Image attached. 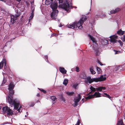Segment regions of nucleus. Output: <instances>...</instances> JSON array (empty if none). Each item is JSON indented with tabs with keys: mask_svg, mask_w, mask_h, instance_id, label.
Listing matches in <instances>:
<instances>
[{
	"mask_svg": "<svg viewBox=\"0 0 125 125\" xmlns=\"http://www.w3.org/2000/svg\"><path fill=\"white\" fill-rule=\"evenodd\" d=\"M18 2H20L21 0H16Z\"/></svg>",
	"mask_w": 125,
	"mask_h": 125,
	"instance_id": "79ce46f5",
	"label": "nucleus"
},
{
	"mask_svg": "<svg viewBox=\"0 0 125 125\" xmlns=\"http://www.w3.org/2000/svg\"><path fill=\"white\" fill-rule=\"evenodd\" d=\"M114 51L115 52V54H118L120 52H119V51H116L115 50H114Z\"/></svg>",
	"mask_w": 125,
	"mask_h": 125,
	"instance_id": "4c0bfd02",
	"label": "nucleus"
},
{
	"mask_svg": "<svg viewBox=\"0 0 125 125\" xmlns=\"http://www.w3.org/2000/svg\"><path fill=\"white\" fill-rule=\"evenodd\" d=\"M75 69H76V72H79V68L78 67H76Z\"/></svg>",
	"mask_w": 125,
	"mask_h": 125,
	"instance_id": "473e14b6",
	"label": "nucleus"
},
{
	"mask_svg": "<svg viewBox=\"0 0 125 125\" xmlns=\"http://www.w3.org/2000/svg\"><path fill=\"white\" fill-rule=\"evenodd\" d=\"M16 13L15 14V16L11 15H10V24L12 25L14 23L16 22V21L18 17L20 15V13L18 12V11L16 12Z\"/></svg>",
	"mask_w": 125,
	"mask_h": 125,
	"instance_id": "0eeeda50",
	"label": "nucleus"
},
{
	"mask_svg": "<svg viewBox=\"0 0 125 125\" xmlns=\"http://www.w3.org/2000/svg\"><path fill=\"white\" fill-rule=\"evenodd\" d=\"M97 62L98 63H99L101 65H103V64L101 62H100V61L99 60H98L97 61Z\"/></svg>",
	"mask_w": 125,
	"mask_h": 125,
	"instance_id": "e433bc0d",
	"label": "nucleus"
},
{
	"mask_svg": "<svg viewBox=\"0 0 125 125\" xmlns=\"http://www.w3.org/2000/svg\"><path fill=\"white\" fill-rule=\"evenodd\" d=\"M68 80L67 79H65L64 80L63 84L65 85H66L68 83Z\"/></svg>",
	"mask_w": 125,
	"mask_h": 125,
	"instance_id": "5701e85b",
	"label": "nucleus"
},
{
	"mask_svg": "<svg viewBox=\"0 0 125 125\" xmlns=\"http://www.w3.org/2000/svg\"><path fill=\"white\" fill-rule=\"evenodd\" d=\"M125 31H122L121 29H120L117 31V33L119 35H122L124 33Z\"/></svg>",
	"mask_w": 125,
	"mask_h": 125,
	"instance_id": "6ab92c4d",
	"label": "nucleus"
},
{
	"mask_svg": "<svg viewBox=\"0 0 125 125\" xmlns=\"http://www.w3.org/2000/svg\"><path fill=\"white\" fill-rule=\"evenodd\" d=\"M110 41L113 44L117 42L116 39L117 38V36L116 35H114L110 36Z\"/></svg>",
	"mask_w": 125,
	"mask_h": 125,
	"instance_id": "ddd939ff",
	"label": "nucleus"
},
{
	"mask_svg": "<svg viewBox=\"0 0 125 125\" xmlns=\"http://www.w3.org/2000/svg\"><path fill=\"white\" fill-rule=\"evenodd\" d=\"M91 2H92V0H91Z\"/></svg>",
	"mask_w": 125,
	"mask_h": 125,
	"instance_id": "8fccbe9b",
	"label": "nucleus"
},
{
	"mask_svg": "<svg viewBox=\"0 0 125 125\" xmlns=\"http://www.w3.org/2000/svg\"><path fill=\"white\" fill-rule=\"evenodd\" d=\"M115 10L116 12V13L120 11V9L117 8H116Z\"/></svg>",
	"mask_w": 125,
	"mask_h": 125,
	"instance_id": "c85d7f7f",
	"label": "nucleus"
},
{
	"mask_svg": "<svg viewBox=\"0 0 125 125\" xmlns=\"http://www.w3.org/2000/svg\"><path fill=\"white\" fill-rule=\"evenodd\" d=\"M103 92H105V91H103Z\"/></svg>",
	"mask_w": 125,
	"mask_h": 125,
	"instance_id": "3c124183",
	"label": "nucleus"
},
{
	"mask_svg": "<svg viewBox=\"0 0 125 125\" xmlns=\"http://www.w3.org/2000/svg\"><path fill=\"white\" fill-rule=\"evenodd\" d=\"M42 92H43L44 94H45L46 93V91H45L43 89H39Z\"/></svg>",
	"mask_w": 125,
	"mask_h": 125,
	"instance_id": "c9c22d12",
	"label": "nucleus"
},
{
	"mask_svg": "<svg viewBox=\"0 0 125 125\" xmlns=\"http://www.w3.org/2000/svg\"><path fill=\"white\" fill-rule=\"evenodd\" d=\"M117 41L119 43H120L121 46H122L123 45V44L121 40H119Z\"/></svg>",
	"mask_w": 125,
	"mask_h": 125,
	"instance_id": "72a5a7b5",
	"label": "nucleus"
},
{
	"mask_svg": "<svg viewBox=\"0 0 125 125\" xmlns=\"http://www.w3.org/2000/svg\"><path fill=\"white\" fill-rule=\"evenodd\" d=\"M104 15V16H106V15H105V14Z\"/></svg>",
	"mask_w": 125,
	"mask_h": 125,
	"instance_id": "603ef678",
	"label": "nucleus"
},
{
	"mask_svg": "<svg viewBox=\"0 0 125 125\" xmlns=\"http://www.w3.org/2000/svg\"><path fill=\"white\" fill-rule=\"evenodd\" d=\"M90 70L92 74H94L96 72L94 71V70L93 68V67H91L90 68Z\"/></svg>",
	"mask_w": 125,
	"mask_h": 125,
	"instance_id": "aec40b11",
	"label": "nucleus"
},
{
	"mask_svg": "<svg viewBox=\"0 0 125 125\" xmlns=\"http://www.w3.org/2000/svg\"><path fill=\"white\" fill-rule=\"evenodd\" d=\"M14 87L13 83H11L9 86L8 89L9 90V93L8 96L7 102H8L10 104L11 106L12 107L14 106V108L17 110L18 112H20L22 111V106L20 105L18 102L16 100H13V95L14 94V92L13 90Z\"/></svg>",
	"mask_w": 125,
	"mask_h": 125,
	"instance_id": "f257e3e1",
	"label": "nucleus"
},
{
	"mask_svg": "<svg viewBox=\"0 0 125 125\" xmlns=\"http://www.w3.org/2000/svg\"><path fill=\"white\" fill-rule=\"evenodd\" d=\"M78 85V84H77L76 83H75L73 84V87L75 88H76L77 86Z\"/></svg>",
	"mask_w": 125,
	"mask_h": 125,
	"instance_id": "f704fd0d",
	"label": "nucleus"
},
{
	"mask_svg": "<svg viewBox=\"0 0 125 125\" xmlns=\"http://www.w3.org/2000/svg\"><path fill=\"white\" fill-rule=\"evenodd\" d=\"M120 67V66H118L116 67V70H118L119 69V68Z\"/></svg>",
	"mask_w": 125,
	"mask_h": 125,
	"instance_id": "ea45409f",
	"label": "nucleus"
},
{
	"mask_svg": "<svg viewBox=\"0 0 125 125\" xmlns=\"http://www.w3.org/2000/svg\"><path fill=\"white\" fill-rule=\"evenodd\" d=\"M80 124V120L79 119H78V121L75 125H79Z\"/></svg>",
	"mask_w": 125,
	"mask_h": 125,
	"instance_id": "2f4dec72",
	"label": "nucleus"
},
{
	"mask_svg": "<svg viewBox=\"0 0 125 125\" xmlns=\"http://www.w3.org/2000/svg\"><path fill=\"white\" fill-rule=\"evenodd\" d=\"M83 99H82V101H83Z\"/></svg>",
	"mask_w": 125,
	"mask_h": 125,
	"instance_id": "09e8293b",
	"label": "nucleus"
},
{
	"mask_svg": "<svg viewBox=\"0 0 125 125\" xmlns=\"http://www.w3.org/2000/svg\"><path fill=\"white\" fill-rule=\"evenodd\" d=\"M103 96L104 97H107L110 99L111 98V97L108 94H107L106 93H104L103 95Z\"/></svg>",
	"mask_w": 125,
	"mask_h": 125,
	"instance_id": "393cba45",
	"label": "nucleus"
},
{
	"mask_svg": "<svg viewBox=\"0 0 125 125\" xmlns=\"http://www.w3.org/2000/svg\"><path fill=\"white\" fill-rule=\"evenodd\" d=\"M95 18H94L95 19H97V18H99L100 16L99 14L98 13L96 14H95Z\"/></svg>",
	"mask_w": 125,
	"mask_h": 125,
	"instance_id": "bb28decb",
	"label": "nucleus"
},
{
	"mask_svg": "<svg viewBox=\"0 0 125 125\" xmlns=\"http://www.w3.org/2000/svg\"><path fill=\"white\" fill-rule=\"evenodd\" d=\"M40 95V94H39V93H38L37 94V96H39Z\"/></svg>",
	"mask_w": 125,
	"mask_h": 125,
	"instance_id": "37998d69",
	"label": "nucleus"
},
{
	"mask_svg": "<svg viewBox=\"0 0 125 125\" xmlns=\"http://www.w3.org/2000/svg\"><path fill=\"white\" fill-rule=\"evenodd\" d=\"M97 71L98 73H101L102 71L101 69L99 67H97Z\"/></svg>",
	"mask_w": 125,
	"mask_h": 125,
	"instance_id": "b1692460",
	"label": "nucleus"
},
{
	"mask_svg": "<svg viewBox=\"0 0 125 125\" xmlns=\"http://www.w3.org/2000/svg\"><path fill=\"white\" fill-rule=\"evenodd\" d=\"M62 25L61 24H60V25H59V27H62Z\"/></svg>",
	"mask_w": 125,
	"mask_h": 125,
	"instance_id": "c03bdc74",
	"label": "nucleus"
},
{
	"mask_svg": "<svg viewBox=\"0 0 125 125\" xmlns=\"http://www.w3.org/2000/svg\"><path fill=\"white\" fill-rule=\"evenodd\" d=\"M93 33H96V31H94V30H93Z\"/></svg>",
	"mask_w": 125,
	"mask_h": 125,
	"instance_id": "a19ab883",
	"label": "nucleus"
},
{
	"mask_svg": "<svg viewBox=\"0 0 125 125\" xmlns=\"http://www.w3.org/2000/svg\"><path fill=\"white\" fill-rule=\"evenodd\" d=\"M25 116L26 117H27V115H25Z\"/></svg>",
	"mask_w": 125,
	"mask_h": 125,
	"instance_id": "49530a36",
	"label": "nucleus"
},
{
	"mask_svg": "<svg viewBox=\"0 0 125 125\" xmlns=\"http://www.w3.org/2000/svg\"><path fill=\"white\" fill-rule=\"evenodd\" d=\"M78 95V98L77 99H74V100L73 101L74 102V107H76L77 106L78 104V103L81 99V96L80 94H79Z\"/></svg>",
	"mask_w": 125,
	"mask_h": 125,
	"instance_id": "4468645a",
	"label": "nucleus"
},
{
	"mask_svg": "<svg viewBox=\"0 0 125 125\" xmlns=\"http://www.w3.org/2000/svg\"><path fill=\"white\" fill-rule=\"evenodd\" d=\"M44 57H45V58L46 59H47V61H46L47 62H48V57L47 56V55H45V56H44Z\"/></svg>",
	"mask_w": 125,
	"mask_h": 125,
	"instance_id": "58836bf2",
	"label": "nucleus"
},
{
	"mask_svg": "<svg viewBox=\"0 0 125 125\" xmlns=\"http://www.w3.org/2000/svg\"><path fill=\"white\" fill-rule=\"evenodd\" d=\"M74 92H66V93L68 95L70 96L73 95L74 94Z\"/></svg>",
	"mask_w": 125,
	"mask_h": 125,
	"instance_id": "4be33fe9",
	"label": "nucleus"
},
{
	"mask_svg": "<svg viewBox=\"0 0 125 125\" xmlns=\"http://www.w3.org/2000/svg\"><path fill=\"white\" fill-rule=\"evenodd\" d=\"M59 3H62L60 5V7L68 12L69 9L73 8L72 4L71 1L68 0H58Z\"/></svg>",
	"mask_w": 125,
	"mask_h": 125,
	"instance_id": "7ed1b4c3",
	"label": "nucleus"
},
{
	"mask_svg": "<svg viewBox=\"0 0 125 125\" xmlns=\"http://www.w3.org/2000/svg\"><path fill=\"white\" fill-rule=\"evenodd\" d=\"M88 36L93 42V45L92 47L93 50L94 51L95 55L96 56L99 55L100 53V49L98 47V45L96 43L95 39L90 34H88Z\"/></svg>",
	"mask_w": 125,
	"mask_h": 125,
	"instance_id": "20e7f679",
	"label": "nucleus"
},
{
	"mask_svg": "<svg viewBox=\"0 0 125 125\" xmlns=\"http://www.w3.org/2000/svg\"><path fill=\"white\" fill-rule=\"evenodd\" d=\"M1 106H0V110L1 109Z\"/></svg>",
	"mask_w": 125,
	"mask_h": 125,
	"instance_id": "de8ad7c7",
	"label": "nucleus"
},
{
	"mask_svg": "<svg viewBox=\"0 0 125 125\" xmlns=\"http://www.w3.org/2000/svg\"><path fill=\"white\" fill-rule=\"evenodd\" d=\"M101 42L103 45H106L108 44V41L105 39L103 40Z\"/></svg>",
	"mask_w": 125,
	"mask_h": 125,
	"instance_id": "dca6fc26",
	"label": "nucleus"
},
{
	"mask_svg": "<svg viewBox=\"0 0 125 125\" xmlns=\"http://www.w3.org/2000/svg\"><path fill=\"white\" fill-rule=\"evenodd\" d=\"M106 79V77H104L103 75L101 76L100 77L97 78L91 79L90 76H88L86 78L85 81L86 83H91L93 82H98L102 81Z\"/></svg>",
	"mask_w": 125,
	"mask_h": 125,
	"instance_id": "39448f33",
	"label": "nucleus"
},
{
	"mask_svg": "<svg viewBox=\"0 0 125 125\" xmlns=\"http://www.w3.org/2000/svg\"><path fill=\"white\" fill-rule=\"evenodd\" d=\"M90 89L91 90V91L90 92V93H91L92 92H95L96 90L99 91L100 92H101L102 91V90H105L106 89L105 87L101 86H99L95 88L93 86H91L90 88Z\"/></svg>",
	"mask_w": 125,
	"mask_h": 125,
	"instance_id": "1a4fd4ad",
	"label": "nucleus"
},
{
	"mask_svg": "<svg viewBox=\"0 0 125 125\" xmlns=\"http://www.w3.org/2000/svg\"><path fill=\"white\" fill-rule=\"evenodd\" d=\"M50 7L52 9L54 8H57L58 7V4L56 0H46L45 1V4L46 5L50 4Z\"/></svg>",
	"mask_w": 125,
	"mask_h": 125,
	"instance_id": "423d86ee",
	"label": "nucleus"
},
{
	"mask_svg": "<svg viewBox=\"0 0 125 125\" xmlns=\"http://www.w3.org/2000/svg\"><path fill=\"white\" fill-rule=\"evenodd\" d=\"M50 98L53 101H55L56 100V97L54 96H51Z\"/></svg>",
	"mask_w": 125,
	"mask_h": 125,
	"instance_id": "a878e982",
	"label": "nucleus"
},
{
	"mask_svg": "<svg viewBox=\"0 0 125 125\" xmlns=\"http://www.w3.org/2000/svg\"><path fill=\"white\" fill-rule=\"evenodd\" d=\"M4 63L5 70L6 71L8 69L6 65V60L5 58L3 59L2 61L0 63V69H1L2 68L3 66Z\"/></svg>",
	"mask_w": 125,
	"mask_h": 125,
	"instance_id": "f8f14e48",
	"label": "nucleus"
},
{
	"mask_svg": "<svg viewBox=\"0 0 125 125\" xmlns=\"http://www.w3.org/2000/svg\"><path fill=\"white\" fill-rule=\"evenodd\" d=\"M15 11H16V12H17V11H16V10H15Z\"/></svg>",
	"mask_w": 125,
	"mask_h": 125,
	"instance_id": "864d4df0",
	"label": "nucleus"
},
{
	"mask_svg": "<svg viewBox=\"0 0 125 125\" xmlns=\"http://www.w3.org/2000/svg\"><path fill=\"white\" fill-rule=\"evenodd\" d=\"M117 125H124L123 121L122 120H119L117 122Z\"/></svg>",
	"mask_w": 125,
	"mask_h": 125,
	"instance_id": "412c9836",
	"label": "nucleus"
},
{
	"mask_svg": "<svg viewBox=\"0 0 125 125\" xmlns=\"http://www.w3.org/2000/svg\"><path fill=\"white\" fill-rule=\"evenodd\" d=\"M2 109L3 112L4 114H7L9 115L13 114V112L12 110L8 107H3Z\"/></svg>",
	"mask_w": 125,
	"mask_h": 125,
	"instance_id": "6e6552de",
	"label": "nucleus"
},
{
	"mask_svg": "<svg viewBox=\"0 0 125 125\" xmlns=\"http://www.w3.org/2000/svg\"><path fill=\"white\" fill-rule=\"evenodd\" d=\"M110 13L111 14H114L116 13L115 10H112L110 11Z\"/></svg>",
	"mask_w": 125,
	"mask_h": 125,
	"instance_id": "c756f323",
	"label": "nucleus"
},
{
	"mask_svg": "<svg viewBox=\"0 0 125 125\" xmlns=\"http://www.w3.org/2000/svg\"><path fill=\"white\" fill-rule=\"evenodd\" d=\"M81 77L82 78L85 79V80L84 81L85 82V83H86L85 81V80H86V78L88 77H86V75L84 73L82 74H81Z\"/></svg>",
	"mask_w": 125,
	"mask_h": 125,
	"instance_id": "a211bd4d",
	"label": "nucleus"
},
{
	"mask_svg": "<svg viewBox=\"0 0 125 125\" xmlns=\"http://www.w3.org/2000/svg\"><path fill=\"white\" fill-rule=\"evenodd\" d=\"M101 94L98 92H95L93 95H89L85 98L86 100H88L91 98H94L95 96L96 97H99L101 96Z\"/></svg>",
	"mask_w": 125,
	"mask_h": 125,
	"instance_id": "9b49d317",
	"label": "nucleus"
},
{
	"mask_svg": "<svg viewBox=\"0 0 125 125\" xmlns=\"http://www.w3.org/2000/svg\"><path fill=\"white\" fill-rule=\"evenodd\" d=\"M6 81L4 80V77L2 83L1 84V85H3L6 82Z\"/></svg>",
	"mask_w": 125,
	"mask_h": 125,
	"instance_id": "7c9ffc66",
	"label": "nucleus"
},
{
	"mask_svg": "<svg viewBox=\"0 0 125 125\" xmlns=\"http://www.w3.org/2000/svg\"><path fill=\"white\" fill-rule=\"evenodd\" d=\"M123 42L125 41V35L123 36L121 38Z\"/></svg>",
	"mask_w": 125,
	"mask_h": 125,
	"instance_id": "cd10ccee",
	"label": "nucleus"
},
{
	"mask_svg": "<svg viewBox=\"0 0 125 125\" xmlns=\"http://www.w3.org/2000/svg\"><path fill=\"white\" fill-rule=\"evenodd\" d=\"M87 18L84 16L81 17L79 21L75 22L73 24L67 25L68 28H76L77 29H81L83 28L82 25L83 22L86 20Z\"/></svg>",
	"mask_w": 125,
	"mask_h": 125,
	"instance_id": "f03ea898",
	"label": "nucleus"
},
{
	"mask_svg": "<svg viewBox=\"0 0 125 125\" xmlns=\"http://www.w3.org/2000/svg\"><path fill=\"white\" fill-rule=\"evenodd\" d=\"M74 8L75 9H76L77 8V7H74Z\"/></svg>",
	"mask_w": 125,
	"mask_h": 125,
	"instance_id": "a18cd8bd",
	"label": "nucleus"
},
{
	"mask_svg": "<svg viewBox=\"0 0 125 125\" xmlns=\"http://www.w3.org/2000/svg\"><path fill=\"white\" fill-rule=\"evenodd\" d=\"M56 9L57 8H54L53 10L52 9V11L51 14V16L52 19H56L58 12V11L56 10Z\"/></svg>",
	"mask_w": 125,
	"mask_h": 125,
	"instance_id": "9d476101",
	"label": "nucleus"
},
{
	"mask_svg": "<svg viewBox=\"0 0 125 125\" xmlns=\"http://www.w3.org/2000/svg\"><path fill=\"white\" fill-rule=\"evenodd\" d=\"M34 10H32V12L31 13V15L29 17V20L28 21L29 22L32 19V18H33L34 17Z\"/></svg>",
	"mask_w": 125,
	"mask_h": 125,
	"instance_id": "f3484780",
	"label": "nucleus"
},
{
	"mask_svg": "<svg viewBox=\"0 0 125 125\" xmlns=\"http://www.w3.org/2000/svg\"><path fill=\"white\" fill-rule=\"evenodd\" d=\"M59 69L60 72L62 74H65L66 73L67 71L64 68L60 67Z\"/></svg>",
	"mask_w": 125,
	"mask_h": 125,
	"instance_id": "2eb2a0df",
	"label": "nucleus"
}]
</instances>
